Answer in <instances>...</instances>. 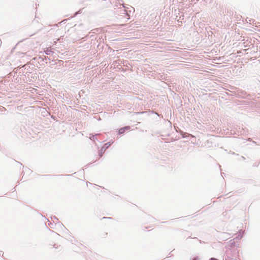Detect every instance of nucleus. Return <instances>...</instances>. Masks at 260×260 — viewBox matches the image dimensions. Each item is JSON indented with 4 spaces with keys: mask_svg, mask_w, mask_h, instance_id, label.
Instances as JSON below:
<instances>
[{
    "mask_svg": "<svg viewBox=\"0 0 260 260\" xmlns=\"http://www.w3.org/2000/svg\"><path fill=\"white\" fill-rule=\"evenodd\" d=\"M120 13L124 14L127 19H130L131 14H133L134 12V8L132 6L125 7L123 5L120 8Z\"/></svg>",
    "mask_w": 260,
    "mask_h": 260,
    "instance_id": "f257e3e1",
    "label": "nucleus"
},
{
    "mask_svg": "<svg viewBox=\"0 0 260 260\" xmlns=\"http://www.w3.org/2000/svg\"><path fill=\"white\" fill-rule=\"evenodd\" d=\"M130 128V126H125L118 129V134L119 135H123L126 131L129 130Z\"/></svg>",
    "mask_w": 260,
    "mask_h": 260,
    "instance_id": "f03ea898",
    "label": "nucleus"
},
{
    "mask_svg": "<svg viewBox=\"0 0 260 260\" xmlns=\"http://www.w3.org/2000/svg\"><path fill=\"white\" fill-rule=\"evenodd\" d=\"M238 244L235 241V239H232L229 242V246L231 248H234Z\"/></svg>",
    "mask_w": 260,
    "mask_h": 260,
    "instance_id": "7ed1b4c3",
    "label": "nucleus"
},
{
    "mask_svg": "<svg viewBox=\"0 0 260 260\" xmlns=\"http://www.w3.org/2000/svg\"><path fill=\"white\" fill-rule=\"evenodd\" d=\"M230 251L229 250H226V255L224 257V260H233L234 259L233 257H231L230 256Z\"/></svg>",
    "mask_w": 260,
    "mask_h": 260,
    "instance_id": "20e7f679",
    "label": "nucleus"
},
{
    "mask_svg": "<svg viewBox=\"0 0 260 260\" xmlns=\"http://www.w3.org/2000/svg\"><path fill=\"white\" fill-rule=\"evenodd\" d=\"M33 59L37 60L39 63L44 60V57L42 56L35 57Z\"/></svg>",
    "mask_w": 260,
    "mask_h": 260,
    "instance_id": "39448f33",
    "label": "nucleus"
},
{
    "mask_svg": "<svg viewBox=\"0 0 260 260\" xmlns=\"http://www.w3.org/2000/svg\"><path fill=\"white\" fill-rule=\"evenodd\" d=\"M44 52L46 55H51L52 53H53L51 49L49 48H47L46 50L44 51Z\"/></svg>",
    "mask_w": 260,
    "mask_h": 260,
    "instance_id": "423d86ee",
    "label": "nucleus"
},
{
    "mask_svg": "<svg viewBox=\"0 0 260 260\" xmlns=\"http://www.w3.org/2000/svg\"><path fill=\"white\" fill-rule=\"evenodd\" d=\"M98 135H99V134H96V135H92H92H91V134H90V135L89 139H90L91 140H92V141H93L95 142V140H97V137H97V136H98Z\"/></svg>",
    "mask_w": 260,
    "mask_h": 260,
    "instance_id": "0eeeda50",
    "label": "nucleus"
},
{
    "mask_svg": "<svg viewBox=\"0 0 260 260\" xmlns=\"http://www.w3.org/2000/svg\"><path fill=\"white\" fill-rule=\"evenodd\" d=\"M111 144L110 142H108V143H106L105 145H104V146L102 148H101V151H103V149H104V151H105L108 148V147L110 146Z\"/></svg>",
    "mask_w": 260,
    "mask_h": 260,
    "instance_id": "6e6552de",
    "label": "nucleus"
},
{
    "mask_svg": "<svg viewBox=\"0 0 260 260\" xmlns=\"http://www.w3.org/2000/svg\"><path fill=\"white\" fill-rule=\"evenodd\" d=\"M54 64H58L59 66H63L64 62L62 60H54Z\"/></svg>",
    "mask_w": 260,
    "mask_h": 260,
    "instance_id": "1a4fd4ad",
    "label": "nucleus"
},
{
    "mask_svg": "<svg viewBox=\"0 0 260 260\" xmlns=\"http://www.w3.org/2000/svg\"><path fill=\"white\" fill-rule=\"evenodd\" d=\"M181 135L182 138H186L187 133L181 132Z\"/></svg>",
    "mask_w": 260,
    "mask_h": 260,
    "instance_id": "9d476101",
    "label": "nucleus"
},
{
    "mask_svg": "<svg viewBox=\"0 0 260 260\" xmlns=\"http://www.w3.org/2000/svg\"><path fill=\"white\" fill-rule=\"evenodd\" d=\"M51 219L53 220V222L55 221H57L58 220V219L55 216L51 217Z\"/></svg>",
    "mask_w": 260,
    "mask_h": 260,
    "instance_id": "9b49d317",
    "label": "nucleus"
},
{
    "mask_svg": "<svg viewBox=\"0 0 260 260\" xmlns=\"http://www.w3.org/2000/svg\"><path fill=\"white\" fill-rule=\"evenodd\" d=\"M82 9H80L78 12H76L75 14H74V15L73 17H75L78 14H81L82 13Z\"/></svg>",
    "mask_w": 260,
    "mask_h": 260,
    "instance_id": "f8f14e48",
    "label": "nucleus"
},
{
    "mask_svg": "<svg viewBox=\"0 0 260 260\" xmlns=\"http://www.w3.org/2000/svg\"><path fill=\"white\" fill-rule=\"evenodd\" d=\"M104 151H104V150L103 151H101V149L100 150H99V155L100 156V157H102Z\"/></svg>",
    "mask_w": 260,
    "mask_h": 260,
    "instance_id": "ddd939ff",
    "label": "nucleus"
},
{
    "mask_svg": "<svg viewBox=\"0 0 260 260\" xmlns=\"http://www.w3.org/2000/svg\"><path fill=\"white\" fill-rule=\"evenodd\" d=\"M229 235H230V234L227 233H224L223 234V236H224V238H227V236Z\"/></svg>",
    "mask_w": 260,
    "mask_h": 260,
    "instance_id": "4468645a",
    "label": "nucleus"
},
{
    "mask_svg": "<svg viewBox=\"0 0 260 260\" xmlns=\"http://www.w3.org/2000/svg\"><path fill=\"white\" fill-rule=\"evenodd\" d=\"M55 64H54V61H52V63H51L50 64L49 67H50V68H53V67Z\"/></svg>",
    "mask_w": 260,
    "mask_h": 260,
    "instance_id": "2eb2a0df",
    "label": "nucleus"
},
{
    "mask_svg": "<svg viewBox=\"0 0 260 260\" xmlns=\"http://www.w3.org/2000/svg\"><path fill=\"white\" fill-rule=\"evenodd\" d=\"M199 257L198 256L194 257L192 258L191 260H198Z\"/></svg>",
    "mask_w": 260,
    "mask_h": 260,
    "instance_id": "dca6fc26",
    "label": "nucleus"
},
{
    "mask_svg": "<svg viewBox=\"0 0 260 260\" xmlns=\"http://www.w3.org/2000/svg\"><path fill=\"white\" fill-rule=\"evenodd\" d=\"M44 60H47V59L50 60V58L48 56H44Z\"/></svg>",
    "mask_w": 260,
    "mask_h": 260,
    "instance_id": "f3484780",
    "label": "nucleus"
},
{
    "mask_svg": "<svg viewBox=\"0 0 260 260\" xmlns=\"http://www.w3.org/2000/svg\"><path fill=\"white\" fill-rule=\"evenodd\" d=\"M53 224L50 222V223H49V226L51 228H53Z\"/></svg>",
    "mask_w": 260,
    "mask_h": 260,
    "instance_id": "a211bd4d",
    "label": "nucleus"
},
{
    "mask_svg": "<svg viewBox=\"0 0 260 260\" xmlns=\"http://www.w3.org/2000/svg\"><path fill=\"white\" fill-rule=\"evenodd\" d=\"M209 260H218V259L215 257H212V258H210Z\"/></svg>",
    "mask_w": 260,
    "mask_h": 260,
    "instance_id": "6ab92c4d",
    "label": "nucleus"
},
{
    "mask_svg": "<svg viewBox=\"0 0 260 260\" xmlns=\"http://www.w3.org/2000/svg\"><path fill=\"white\" fill-rule=\"evenodd\" d=\"M68 20V19H64L63 21H62L61 22H59V24H60L62 22H66Z\"/></svg>",
    "mask_w": 260,
    "mask_h": 260,
    "instance_id": "aec40b11",
    "label": "nucleus"
},
{
    "mask_svg": "<svg viewBox=\"0 0 260 260\" xmlns=\"http://www.w3.org/2000/svg\"><path fill=\"white\" fill-rule=\"evenodd\" d=\"M26 169L27 170L28 172H31V170L27 168H26L25 171H26Z\"/></svg>",
    "mask_w": 260,
    "mask_h": 260,
    "instance_id": "412c9836",
    "label": "nucleus"
},
{
    "mask_svg": "<svg viewBox=\"0 0 260 260\" xmlns=\"http://www.w3.org/2000/svg\"><path fill=\"white\" fill-rule=\"evenodd\" d=\"M103 218V219H105V218L111 219V217H104Z\"/></svg>",
    "mask_w": 260,
    "mask_h": 260,
    "instance_id": "4be33fe9",
    "label": "nucleus"
},
{
    "mask_svg": "<svg viewBox=\"0 0 260 260\" xmlns=\"http://www.w3.org/2000/svg\"><path fill=\"white\" fill-rule=\"evenodd\" d=\"M251 21H252V22H253V19H252L251 20H249V21H250V23H251Z\"/></svg>",
    "mask_w": 260,
    "mask_h": 260,
    "instance_id": "5701e85b",
    "label": "nucleus"
}]
</instances>
